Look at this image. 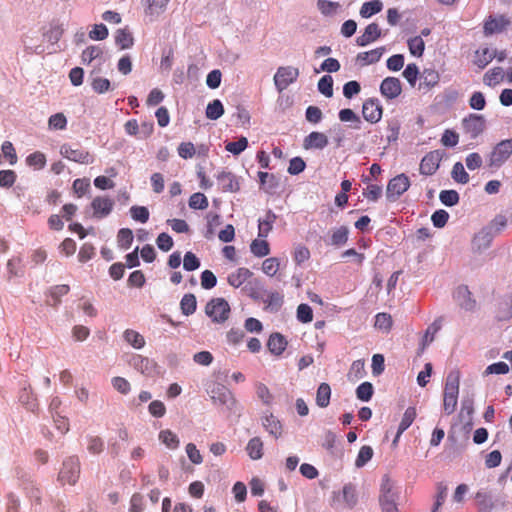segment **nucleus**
Masks as SVG:
<instances>
[{
  "mask_svg": "<svg viewBox=\"0 0 512 512\" xmlns=\"http://www.w3.org/2000/svg\"><path fill=\"white\" fill-rule=\"evenodd\" d=\"M460 385V372L452 370L446 377L444 396H443V409L447 415L452 414L457 407L458 394Z\"/></svg>",
  "mask_w": 512,
  "mask_h": 512,
  "instance_id": "1",
  "label": "nucleus"
},
{
  "mask_svg": "<svg viewBox=\"0 0 512 512\" xmlns=\"http://www.w3.org/2000/svg\"><path fill=\"white\" fill-rule=\"evenodd\" d=\"M398 500V489L388 477H384L379 494V503L382 512H398Z\"/></svg>",
  "mask_w": 512,
  "mask_h": 512,
  "instance_id": "2",
  "label": "nucleus"
},
{
  "mask_svg": "<svg viewBox=\"0 0 512 512\" xmlns=\"http://www.w3.org/2000/svg\"><path fill=\"white\" fill-rule=\"evenodd\" d=\"M358 498L356 487L352 483H347L342 490L334 491L331 497V506L333 508H353L357 504Z\"/></svg>",
  "mask_w": 512,
  "mask_h": 512,
  "instance_id": "3",
  "label": "nucleus"
},
{
  "mask_svg": "<svg viewBox=\"0 0 512 512\" xmlns=\"http://www.w3.org/2000/svg\"><path fill=\"white\" fill-rule=\"evenodd\" d=\"M209 393L215 405L223 406L231 413L236 412L237 401L233 393L227 387L222 384H215Z\"/></svg>",
  "mask_w": 512,
  "mask_h": 512,
  "instance_id": "4",
  "label": "nucleus"
},
{
  "mask_svg": "<svg viewBox=\"0 0 512 512\" xmlns=\"http://www.w3.org/2000/svg\"><path fill=\"white\" fill-rule=\"evenodd\" d=\"M512 155V139H505L497 143L488 157V166L500 168Z\"/></svg>",
  "mask_w": 512,
  "mask_h": 512,
  "instance_id": "5",
  "label": "nucleus"
},
{
  "mask_svg": "<svg viewBox=\"0 0 512 512\" xmlns=\"http://www.w3.org/2000/svg\"><path fill=\"white\" fill-rule=\"evenodd\" d=\"M80 476V462L78 457H67L59 471L58 480L64 485H74Z\"/></svg>",
  "mask_w": 512,
  "mask_h": 512,
  "instance_id": "6",
  "label": "nucleus"
},
{
  "mask_svg": "<svg viewBox=\"0 0 512 512\" xmlns=\"http://www.w3.org/2000/svg\"><path fill=\"white\" fill-rule=\"evenodd\" d=\"M205 313L215 323H224L230 314V306L224 298H213L205 307Z\"/></svg>",
  "mask_w": 512,
  "mask_h": 512,
  "instance_id": "7",
  "label": "nucleus"
},
{
  "mask_svg": "<svg viewBox=\"0 0 512 512\" xmlns=\"http://www.w3.org/2000/svg\"><path fill=\"white\" fill-rule=\"evenodd\" d=\"M410 187V180L405 174H399L392 178L386 188V196L390 201H395Z\"/></svg>",
  "mask_w": 512,
  "mask_h": 512,
  "instance_id": "8",
  "label": "nucleus"
},
{
  "mask_svg": "<svg viewBox=\"0 0 512 512\" xmlns=\"http://www.w3.org/2000/svg\"><path fill=\"white\" fill-rule=\"evenodd\" d=\"M486 121L482 115L469 114L462 120V126L471 139L477 138L485 130Z\"/></svg>",
  "mask_w": 512,
  "mask_h": 512,
  "instance_id": "9",
  "label": "nucleus"
},
{
  "mask_svg": "<svg viewBox=\"0 0 512 512\" xmlns=\"http://www.w3.org/2000/svg\"><path fill=\"white\" fill-rule=\"evenodd\" d=\"M298 69L293 67H280L274 75V84L279 92L285 90L298 77Z\"/></svg>",
  "mask_w": 512,
  "mask_h": 512,
  "instance_id": "10",
  "label": "nucleus"
},
{
  "mask_svg": "<svg viewBox=\"0 0 512 512\" xmlns=\"http://www.w3.org/2000/svg\"><path fill=\"white\" fill-rule=\"evenodd\" d=\"M362 114L366 121L377 123L381 120L383 109L380 101L376 98H370L363 103Z\"/></svg>",
  "mask_w": 512,
  "mask_h": 512,
  "instance_id": "11",
  "label": "nucleus"
},
{
  "mask_svg": "<svg viewBox=\"0 0 512 512\" xmlns=\"http://www.w3.org/2000/svg\"><path fill=\"white\" fill-rule=\"evenodd\" d=\"M453 298L465 311H473L476 307V301L472 298V293L465 285H460L455 289Z\"/></svg>",
  "mask_w": 512,
  "mask_h": 512,
  "instance_id": "12",
  "label": "nucleus"
},
{
  "mask_svg": "<svg viewBox=\"0 0 512 512\" xmlns=\"http://www.w3.org/2000/svg\"><path fill=\"white\" fill-rule=\"evenodd\" d=\"M261 425L269 435L278 439L282 436L283 425L281 421L270 412H265L261 417Z\"/></svg>",
  "mask_w": 512,
  "mask_h": 512,
  "instance_id": "13",
  "label": "nucleus"
},
{
  "mask_svg": "<svg viewBox=\"0 0 512 512\" xmlns=\"http://www.w3.org/2000/svg\"><path fill=\"white\" fill-rule=\"evenodd\" d=\"M402 92L401 82L396 77H386L380 85V93L387 99H395Z\"/></svg>",
  "mask_w": 512,
  "mask_h": 512,
  "instance_id": "14",
  "label": "nucleus"
},
{
  "mask_svg": "<svg viewBox=\"0 0 512 512\" xmlns=\"http://www.w3.org/2000/svg\"><path fill=\"white\" fill-rule=\"evenodd\" d=\"M91 207L93 209L94 217L99 219L104 218L111 213L114 207V201L108 197L98 196L93 199Z\"/></svg>",
  "mask_w": 512,
  "mask_h": 512,
  "instance_id": "15",
  "label": "nucleus"
},
{
  "mask_svg": "<svg viewBox=\"0 0 512 512\" xmlns=\"http://www.w3.org/2000/svg\"><path fill=\"white\" fill-rule=\"evenodd\" d=\"M169 2L170 0H142L144 13L153 21L164 13Z\"/></svg>",
  "mask_w": 512,
  "mask_h": 512,
  "instance_id": "16",
  "label": "nucleus"
},
{
  "mask_svg": "<svg viewBox=\"0 0 512 512\" xmlns=\"http://www.w3.org/2000/svg\"><path fill=\"white\" fill-rule=\"evenodd\" d=\"M216 179L224 192H237L240 189L237 177L230 171L218 172Z\"/></svg>",
  "mask_w": 512,
  "mask_h": 512,
  "instance_id": "17",
  "label": "nucleus"
},
{
  "mask_svg": "<svg viewBox=\"0 0 512 512\" xmlns=\"http://www.w3.org/2000/svg\"><path fill=\"white\" fill-rule=\"evenodd\" d=\"M63 157L78 163H89L90 155L87 151L82 148L76 147L74 148L71 145H63L60 150Z\"/></svg>",
  "mask_w": 512,
  "mask_h": 512,
  "instance_id": "18",
  "label": "nucleus"
},
{
  "mask_svg": "<svg viewBox=\"0 0 512 512\" xmlns=\"http://www.w3.org/2000/svg\"><path fill=\"white\" fill-rule=\"evenodd\" d=\"M494 237L495 233L491 231V228L485 227L481 229L473 238V248L478 252L488 249Z\"/></svg>",
  "mask_w": 512,
  "mask_h": 512,
  "instance_id": "19",
  "label": "nucleus"
},
{
  "mask_svg": "<svg viewBox=\"0 0 512 512\" xmlns=\"http://www.w3.org/2000/svg\"><path fill=\"white\" fill-rule=\"evenodd\" d=\"M440 159L438 151L425 155L420 163V173L426 176L433 175L439 167Z\"/></svg>",
  "mask_w": 512,
  "mask_h": 512,
  "instance_id": "20",
  "label": "nucleus"
},
{
  "mask_svg": "<svg viewBox=\"0 0 512 512\" xmlns=\"http://www.w3.org/2000/svg\"><path fill=\"white\" fill-rule=\"evenodd\" d=\"M381 37V29L377 23H370L365 28L363 34L357 37L356 43L358 46L364 47L376 41Z\"/></svg>",
  "mask_w": 512,
  "mask_h": 512,
  "instance_id": "21",
  "label": "nucleus"
},
{
  "mask_svg": "<svg viewBox=\"0 0 512 512\" xmlns=\"http://www.w3.org/2000/svg\"><path fill=\"white\" fill-rule=\"evenodd\" d=\"M130 365L140 373L147 376H150L155 372L154 361L141 355H133L130 360Z\"/></svg>",
  "mask_w": 512,
  "mask_h": 512,
  "instance_id": "22",
  "label": "nucleus"
},
{
  "mask_svg": "<svg viewBox=\"0 0 512 512\" xmlns=\"http://www.w3.org/2000/svg\"><path fill=\"white\" fill-rule=\"evenodd\" d=\"M328 145V138L324 133L311 132L304 138L303 147L305 149H323Z\"/></svg>",
  "mask_w": 512,
  "mask_h": 512,
  "instance_id": "23",
  "label": "nucleus"
},
{
  "mask_svg": "<svg viewBox=\"0 0 512 512\" xmlns=\"http://www.w3.org/2000/svg\"><path fill=\"white\" fill-rule=\"evenodd\" d=\"M495 56V50L485 47L475 52L473 63L479 69H484L494 59Z\"/></svg>",
  "mask_w": 512,
  "mask_h": 512,
  "instance_id": "24",
  "label": "nucleus"
},
{
  "mask_svg": "<svg viewBox=\"0 0 512 512\" xmlns=\"http://www.w3.org/2000/svg\"><path fill=\"white\" fill-rule=\"evenodd\" d=\"M439 80L440 76L436 70L432 68H426L422 71V73H420L419 89H431L439 83Z\"/></svg>",
  "mask_w": 512,
  "mask_h": 512,
  "instance_id": "25",
  "label": "nucleus"
},
{
  "mask_svg": "<svg viewBox=\"0 0 512 512\" xmlns=\"http://www.w3.org/2000/svg\"><path fill=\"white\" fill-rule=\"evenodd\" d=\"M39 38L38 32L27 33L22 36L21 42L28 53L40 54L44 51L41 44H37L36 39Z\"/></svg>",
  "mask_w": 512,
  "mask_h": 512,
  "instance_id": "26",
  "label": "nucleus"
},
{
  "mask_svg": "<svg viewBox=\"0 0 512 512\" xmlns=\"http://www.w3.org/2000/svg\"><path fill=\"white\" fill-rule=\"evenodd\" d=\"M287 346V341L280 333H273L270 335L267 347L272 354L280 355L284 352Z\"/></svg>",
  "mask_w": 512,
  "mask_h": 512,
  "instance_id": "27",
  "label": "nucleus"
},
{
  "mask_svg": "<svg viewBox=\"0 0 512 512\" xmlns=\"http://www.w3.org/2000/svg\"><path fill=\"white\" fill-rule=\"evenodd\" d=\"M416 409L415 407H408L405 412H404V415L402 417V420L399 424V427H398V431H397V434H396V437L393 441V443L395 444L399 437L401 436V434L410 427V425L413 423V421L415 420L416 418Z\"/></svg>",
  "mask_w": 512,
  "mask_h": 512,
  "instance_id": "28",
  "label": "nucleus"
},
{
  "mask_svg": "<svg viewBox=\"0 0 512 512\" xmlns=\"http://www.w3.org/2000/svg\"><path fill=\"white\" fill-rule=\"evenodd\" d=\"M246 452L252 460H259L263 456V441L260 437L251 438L246 446Z\"/></svg>",
  "mask_w": 512,
  "mask_h": 512,
  "instance_id": "29",
  "label": "nucleus"
},
{
  "mask_svg": "<svg viewBox=\"0 0 512 512\" xmlns=\"http://www.w3.org/2000/svg\"><path fill=\"white\" fill-rule=\"evenodd\" d=\"M349 229L346 226H341L331 231L329 244L335 247H341L348 241Z\"/></svg>",
  "mask_w": 512,
  "mask_h": 512,
  "instance_id": "30",
  "label": "nucleus"
},
{
  "mask_svg": "<svg viewBox=\"0 0 512 512\" xmlns=\"http://www.w3.org/2000/svg\"><path fill=\"white\" fill-rule=\"evenodd\" d=\"M276 220V215L271 211H267L264 218L259 219L258 225V236L260 238H265L268 236L270 231L272 230L273 223Z\"/></svg>",
  "mask_w": 512,
  "mask_h": 512,
  "instance_id": "31",
  "label": "nucleus"
},
{
  "mask_svg": "<svg viewBox=\"0 0 512 512\" xmlns=\"http://www.w3.org/2000/svg\"><path fill=\"white\" fill-rule=\"evenodd\" d=\"M123 339L135 349H142L145 346V338L133 329H126L123 332Z\"/></svg>",
  "mask_w": 512,
  "mask_h": 512,
  "instance_id": "32",
  "label": "nucleus"
},
{
  "mask_svg": "<svg viewBox=\"0 0 512 512\" xmlns=\"http://www.w3.org/2000/svg\"><path fill=\"white\" fill-rule=\"evenodd\" d=\"M251 276H252V273L249 269L239 268L235 272L229 274L228 283L231 286L238 288Z\"/></svg>",
  "mask_w": 512,
  "mask_h": 512,
  "instance_id": "33",
  "label": "nucleus"
},
{
  "mask_svg": "<svg viewBox=\"0 0 512 512\" xmlns=\"http://www.w3.org/2000/svg\"><path fill=\"white\" fill-rule=\"evenodd\" d=\"M103 56V49L99 45L88 46L81 54L82 62L90 64L93 61L101 60Z\"/></svg>",
  "mask_w": 512,
  "mask_h": 512,
  "instance_id": "34",
  "label": "nucleus"
},
{
  "mask_svg": "<svg viewBox=\"0 0 512 512\" xmlns=\"http://www.w3.org/2000/svg\"><path fill=\"white\" fill-rule=\"evenodd\" d=\"M507 20L504 17L492 18L490 17L484 24V32L487 35L501 32L507 25Z\"/></svg>",
  "mask_w": 512,
  "mask_h": 512,
  "instance_id": "35",
  "label": "nucleus"
},
{
  "mask_svg": "<svg viewBox=\"0 0 512 512\" xmlns=\"http://www.w3.org/2000/svg\"><path fill=\"white\" fill-rule=\"evenodd\" d=\"M383 8V4L380 0H372L363 3L360 8V16L362 18H370L374 14L379 13Z\"/></svg>",
  "mask_w": 512,
  "mask_h": 512,
  "instance_id": "36",
  "label": "nucleus"
},
{
  "mask_svg": "<svg viewBox=\"0 0 512 512\" xmlns=\"http://www.w3.org/2000/svg\"><path fill=\"white\" fill-rule=\"evenodd\" d=\"M19 402L26 407L27 410L34 412L37 408V400L33 396L30 387H23L19 393Z\"/></svg>",
  "mask_w": 512,
  "mask_h": 512,
  "instance_id": "37",
  "label": "nucleus"
},
{
  "mask_svg": "<svg viewBox=\"0 0 512 512\" xmlns=\"http://www.w3.org/2000/svg\"><path fill=\"white\" fill-rule=\"evenodd\" d=\"M384 51L385 49L380 47L367 52H362L357 55V60L362 61L366 65L373 64L380 60Z\"/></svg>",
  "mask_w": 512,
  "mask_h": 512,
  "instance_id": "38",
  "label": "nucleus"
},
{
  "mask_svg": "<svg viewBox=\"0 0 512 512\" xmlns=\"http://www.w3.org/2000/svg\"><path fill=\"white\" fill-rule=\"evenodd\" d=\"M331 388L327 383H321L316 394V403L319 407L325 408L329 405Z\"/></svg>",
  "mask_w": 512,
  "mask_h": 512,
  "instance_id": "39",
  "label": "nucleus"
},
{
  "mask_svg": "<svg viewBox=\"0 0 512 512\" xmlns=\"http://www.w3.org/2000/svg\"><path fill=\"white\" fill-rule=\"evenodd\" d=\"M224 114V107L220 100L215 99L207 105L206 117L210 120H217Z\"/></svg>",
  "mask_w": 512,
  "mask_h": 512,
  "instance_id": "40",
  "label": "nucleus"
},
{
  "mask_svg": "<svg viewBox=\"0 0 512 512\" xmlns=\"http://www.w3.org/2000/svg\"><path fill=\"white\" fill-rule=\"evenodd\" d=\"M115 42L121 49H129L133 46L134 40L130 32L119 29L115 35Z\"/></svg>",
  "mask_w": 512,
  "mask_h": 512,
  "instance_id": "41",
  "label": "nucleus"
},
{
  "mask_svg": "<svg viewBox=\"0 0 512 512\" xmlns=\"http://www.w3.org/2000/svg\"><path fill=\"white\" fill-rule=\"evenodd\" d=\"M197 301L193 294H185L180 302V308L184 315L189 316L196 311Z\"/></svg>",
  "mask_w": 512,
  "mask_h": 512,
  "instance_id": "42",
  "label": "nucleus"
},
{
  "mask_svg": "<svg viewBox=\"0 0 512 512\" xmlns=\"http://www.w3.org/2000/svg\"><path fill=\"white\" fill-rule=\"evenodd\" d=\"M341 5L338 2L329 0H318L317 8L324 16H332L336 14L337 10L340 9Z\"/></svg>",
  "mask_w": 512,
  "mask_h": 512,
  "instance_id": "43",
  "label": "nucleus"
},
{
  "mask_svg": "<svg viewBox=\"0 0 512 512\" xmlns=\"http://www.w3.org/2000/svg\"><path fill=\"white\" fill-rule=\"evenodd\" d=\"M504 77V71L501 67H495L485 73L483 81L488 86L498 84Z\"/></svg>",
  "mask_w": 512,
  "mask_h": 512,
  "instance_id": "44",
  "label": "nucleus"
},
{
  "mask_svg": "<svg viewBox=\"0 0 512 512\" xmlns=\"http://www.w3.org/2000/svg\"><path fill=\"white\" fill-rule=\"evenodd\" d=\"M251 252L256 257H265L270 253V247L266 240L255 239L250 245Z\"/></svg>",
  "mask_w": 512,
  "mask_h": 512,
  "instance_id": "45",
  "label": "nucleus"
},
{
  "mask_svg": "<svg viewBox=\"0 0 512 512\" xmlns=\"http://www.w3.org/2000/svg\"><path fill=\"white\" fill-rule=\"evenodd\" d=\"M373 453L374 452L371 446H362L355 460V466L357 468L364 467L372 459Z\"/></svg>",
  "mask_w": 512,
  "mask_h": 512,
  "instance_id": "46",
  "label": "nucleus"
},
{
  "mask_svg": "<svg viewBox=\"0 0 512 512\" xmlns=\"http://www.w3.org/2000/svg\"><path fill=\"white\" fill-rule=\"evenodd\" d=\"M160 441L170 449H176L179 446V439L171 430H162L159 433Z\"/></svg>",
  "mask_w": 512,
  "mask_h": 512,
  "instance_id": "47",
  "label": "nucleus"
},
{
  "mask_svg": "<svg viewBox=\"0 0 512 512\" xmlns=\"http://www.w3.org/2000/svg\"><path fill=\"white\" fill-rule=\"evenodd\" d=\"M117 242L120 248L129 249L133 242V233L129 228H122L117 234Z\"/></svg>",
  "mask_w": 512,
  "mask_h": 512,
  "instance_id": "48",
  "label": "nucleus"
},
{
  "mask_svg": "<svg viewBox=\"0 0 512 512\" xmlns=\"http://www.w3.org/2000/svg\"><path fill=\"white\" fill-rule=\"evenodd\" d=\"M280 267V261L276 257H270L263 261L262 271L269 277L276 275Z\"/></svg>",
  "mask_w": 512,
  "mask_h": 512,
  "instance_id": "49",
  "label": "nucleus"
},
{
  "mask_svg": "<svg viewBox=\"0 0 512 512\" xmlns=\"http://www.w3.org/2000/svg\"><path fill=\"white\" fill-rule=\"evenodd\" d=\"M318 90L324 96L330 98L333 96V78L330 75H324L318 81Z\"/></svg>",
  "mask_w": 512,
  "mask_h": 512,
  "instance_id": "50",
  "label": "nucleus"
},
{
  "mask_svg": "<svg viewBox=\"0 0 512 512\" xmlns=\"http://www.w3.org/2000/svg\"><path fill=\"white\" fill-rule=\"evenodd\" d=\"M408 47L412 55L420 57L424 52L425 43L421 36H415L408 40Z\"/></svg>",
  "mask_w": 512,
  "mask_h": 512,
  "instance_id": "51",
  "label": "nucleus"
},
{
  "mask_svg": "<svg viewBox=\"0 0 512 512\" xmlns=\"http://www.w3.org/2000/svg\"><path fill=\"white\" fill-rule=\"evenodd\" d=\"M452 178L461 184H466L469 182V175L465 171L464 166L461 162H457L454 164L451 172Z\"/></svg>",
  "mask_w": 512,
  "mask_h": 512,
  "instance_id": "52",
  "label": "nucleus"
},
{
  "mask_svg": "<svg viewBox=\"0 0 512 512\" xmlns=\"http://www.w3.org/2000/svg\"><path fill=\"white\" fill-rule=\"evenodd\" d=\"M403 77L408 81L411 87H414L418 77L420 78L418 66L414 63L408 64L403 71Z\"/></svg>",
  "mask_w": 512,
  "mask_h": 512,
  "instance_id": "53",
  "label": "nucleus"
},
{
  "mask_svg": "<svg viewBox=\"0 0 512 512\" xmlns=\"http://www.w3.org/2000/svg\"><path fill=\"white\" fill-rule=\"evenodd\" d=\"M440 201L446 206H454L459 202V194L455 190H442L439 194Z\"/></svg>",
  "mask_w": 512,
  "mask_h": 512,
  "instance_id": "54",
  "label": "nucleus"
},
{
  "mask_svg": "<svg viewBox=\"0 0 512 512\" xmlns=\"http://www.w3.org/2000/svg\"><path fill=\"white\" fill-rule=\"evenodd\" d=\"M248 146V140L246 137H241L238 141L235 142H228L225 146V149L234 154L239 155L241 152H243Z\"/></svg>",
  "mask_w": 512,
  "mask_h": 512,
  "instance_id": "55",
  "label": "nucleus"
},
{
  "mask_svg": "<svg viewBox=\"0 0 512 512\" xmlns=\"http://www.w3.org/2000/svg\"><path fill=\"white\" fill-rule=\"evenodd\" d=\"M373 395V386L370 382H363L356 389V396L361 401H369Z\"/></svg>",
  "mask_w": 512,
  "mask_h": 512,
  "instance_id": "56",
  "label": "nucleus"
},
{
  "mask_svg": "<svg viewBox=\"0 0 512 512\" xmlns=\"http://www.w3.org/2000/svg\"><path fill=\"white\" fill-rule=\"evenodd\" d=\"M392 326V318L387 313H378L375 316V327L384 331L388 332Z\"/></svg>",
  "mask_w": 512,
  "mask_h": 512,
  "instance_id": "57",
  "label": "nucleus"
},
{
  "mask_svg": "<svg viewBox=\"0 0 512 512\" xmlns=\"http://www.w3.org/2000/svg\"><path fill=\"white\" fill-rule=\"evenodd\" d=\"M297 319L302 323H309L313 320V311L308 304H300L297 307Z\"/></svg>",
  "mask_w": 512,
  "mask_h": 512,
  "instance_id": "58",
  "label": "nucleus"
},
{
  "mask_svg": "<svg viewBox=\"0 0 512 512\" xmlns=\"http://www.w3.org/2000/svg\"><path fill=\"white\" fill-rule=\"evenodd\" d=\"M189 206L193 209H206L208 207V200L204 194L197 192L191 195Z\"/></svg>",
  "mask_w": 512,
  "mask_h": 512,
  "instance_id": "59",
  "label": "nucleus"
},
{
  "mask_svg": "<svg viewBox=\"0 0 512 512\" xmlns=\"http://www.w3.org/2000/svg\"><path fill=\"white\" fill-rule=\"evenodd\" d=\"M91 86L95 92L102 94L110 89L111 84L107 78L96 76L92 78Z\"/></svg>",
  "mask_w": 512,
  "mask_h": 512,
  "instance_id": "60",
  "label": "nucleus"
},
{
  "mask_svg": "<svg viewBox=\"0 0 512 512\" xmlns=\"http://www.w3.org/2000/svg\"><path fill=\"white\" fill-rule=\"evenodd\" d=\"M131 217L141 223H146L149 219V211L144 206H132L130 208Z\"/></svg>",
  "mask_w": 512,
  "mask_h": 512,
  "instance_id": "61",
  "label": "nucleus"
},
{
  "mask_svg": "<svg viewBox=\"0 0 512 512\" xmlns=\"http://www.w3.org/2000/svg\"><path fill=\"white\" fill-rule=\"evenodd\" d=\"M265 302L270 310L278 311L283 304V295L279 292H271L268 294Z\"/></svg>",
  "mask_w": 512,
  "mask_h": 512,
  "instance_id": "62",
  "label": "nucleus"
},
{
  "mask_svg": "<svg viewBox=\"0 0 512 512\" xmlns=\"http://www.w3.org/2000/svg\"><path fill=\"white\" fill-rule=\"evenodd\" d=\"M67 119L62 113H56L50 116L48 125L50 129L62 130L66 127Z\"/></svg>",
  "mask_w": 512,
  "mask_h": 512,
  "instance_id": "63",
  "label": "nucleus"
},
{
  "mask_svg": "<svg viewBox=\"0 0 512 512\" xmlns=\"http://www.w3.org/2000/svg\"><path fill=\"white\" fill-rule=\"evenodd\" d=\"M486 105L485 96L482 92H474L469 99V106L474 110H483Z\"/></svg>",
  "mask_w": 512,
  "mask_h": 512,
  "instance_id": "64",
  "label": "nucleus"
}]
</instances>
